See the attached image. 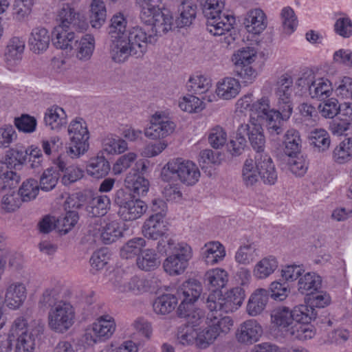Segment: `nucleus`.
Here are the masks:
<instances>
[{"instance_id": "1", "label": "nucleus", "mask_w": 352, "mask_h": 352, "mask_svg": "<svg viewBox=\"0 0 352 352\" xmlns=\"http://www.w3.org/2000/svg\"><path fill=\"white\" fill-rule=\"evenodd\" d=\"M124 37L111 47L110 56L116 63H122L130 56L142 57L153 38L144 28L140 26L131 28Z\"/></svg>"}, {"instance_id": "2", "label": "nucleus", "mask_w": 352, "mask_h": 352, "mask_svg": "<svg viewBox=\"0 0 352 352\" xmlns=\"http://www.w3.org/2000/svg\"><path fill=\"white\" fill-rule=\"evenodd\" d=\"M251 118L263 121L267 131L271 137H276L282 135L285 129V122L290 116L285 112L280 105H278V109H275L270 105V100L268 96H263L254 102L251 105Z\"/></svg>"}, {"instance_id": "3", "label": "nucleus", "mask_w": 352, "mask_h": 352, "mask_svg": "<svg viewBox=\"0 0 352 352\" xmlns=\"http://www.w3.org/2000/svg\"><path fill=\"white\" fill-rule=\"evenodd\" d=\"M157 250L168 257L164 260L163 267L170 275H179L184 272L192 257L191 248L184 243H176L171 239H162L158 242Z\"/></svg>"}, {"instance_id": "4", "label": "nucleus", "mask_w": 352, "mask_h": 352, "mask_svg": "<svg viewBox=\"0 0 352 352\" xmlns=\"http://www.w3.org/2000/svg\"><path fill=\"white\" fill-rule=\"evenodd\" d=\"M225 0H206L203 5V14L207 19L206 27L214 36H221L229 32L235 22L233 16L223 14Z\"/></svg>"}, {"instance_id": "5", "label": "nucleus", "mask_w": 352, "mask_h": 352, "mask_svg": "<svg viewBox=\"0 0 352 352\" xmlns=\"http://www.w3.org/2000/svg\"><path fill=\"white\" fill-rule=\"evenodd\" d=\"M161 179L164 182H181L192 186L200 177V171L195 163L181 158L169 161L162 169Z\"/></svg>"}, {"instance_id": "6", "label": "nucleus", "mask_w": 352, "mask_h": 352, "mask_svg": "<svg viewBox=\"0 0 352 352\" xmlns=\"http://www.w3.org/2000/svg\"><path fill=\"white\" fill-rule=\"evenodd\" d=\"M202 292L201 283L195 279L184 282L177 289V298L181 300L177 309L179 317L188 320L192 319V322H196L202 316L200 310H194V303L199 299Z\"/></svg>"}, {"instance_id": "7", "label": "nucleus", "mask_w": 352, "mask_h": 352, "mask_svg": "<svg viewBox=\"0 0 352 352\" xmlns=\"http://www.w3.org/2000/svg\"><path fill=\"white\" fill-rule=\"evenodd\" d=\"M245 296V290L240 287H234L222 296L221 291H215L208 294L206 300H201L206 304L208 310L223 311L224 313L232 312L236 310L242 304Z\"/></svg>"}, {"instance_id": "8", "label": "nucleus", "mask_w": 352, "mask_h": 352, "mask_svg": "<svg viewBox=\"0 0 352 352\" xmlns=\"http://www.w3.org/2000/svg\"><path fill=\"white\" fill-rule=\"evenodd\" d=\"M114 202L118 206V214L124 221L138 219L146 211V204L135 199L131 192L120 188L114 195Z\"/></svg>"}, {"instance_id": "9", "label": "nucleus", "mask_w": 352, "mask_h": 352, "mask_svg": "<svg viewBox=\"0 0 352 352\" xmlns=\"http://www.w3.org/2000/svg\"><path fill=\"white\" fill-rule=\"evenodd\" d=\"M74 317L72 305L69 302L60 300L49 311V327L56 332L64 333L73 325Z\"/></svg>"}, {"instance_id": "10", "label": "nucleus", "mask_w": 352, "mask_h": 352, "mask_svg": "<svg viewBox=\"0 0 352 352\" xmlns=\"http://www.w3.org/2000/svg\"><path fill=\"white\" fill-rule=\"evenodd\" d=\"M56 20L59 22L57 27L74 29L77 32H82L88 26L84 16L76 12L74 8L68 3L62 6L58 11Z\"/></svg>"}, {"instance_id": "11", "label": "nucleus", "mask_w": 352, "mask_h": 352, "mask_svg": "<svg viewBox=\"0 0 352 352\" xmlns=\"http://www.w3.org/2000/svg\"><path fill=\"white\" fill-rule=\"evenodd\" d=\"M275 94L278 98V105L282 106L290 116L293 111L292 96L294 91L293 79L288 74L281 75L277 80Z\"/></svg>"}, {"instance_id": "12", "label": "nucleus", "mask_w": 352, "mask_h": 352, "mask_svg": "<svg viewBox=\"0 0 352 352\" xmlns=\"http://www.w3.org/2000/svg\"><path fill=\"white\" fill-rule=\"evenodd\" d=\"M298 86H307L312 98L323 100L330 96L333 88L331 82L324 78H314V76L300 78L297 80Z\"/></svg>"}, {"instance_id": "13", "label": "nucleus", "mask_w": 352, "mask_h": 352, "mask_svg": "<svg viewBox=\"0 0 352 352\" xmlns=\"http://www.w3.org/2000/svg\"><path fill=\"white\" fill-rule=\"evenodd\" d=\"M238 135H243L248 140L253 148L258 152L264 153L265 136L261 124L255 123L250 120V123L241 124L238 128Z\"/></svg>"}, {"instance_id": "14", "label": "nucleus", "mask_w": 352, "mask_h": 352, "mask_svg": "<svg viewBox=\"0 0 352 352\" xmlns=\"http://www.w3.org/2000/svg\"><path fill=\"white\" fill-rule=\"evenodd\" d=\"M175 124L166 117L155 114L151 126L145 130V135L151 139L164 138L175 131Z\"/></svg>"}, {"instance_id": "15", "label": "nucleus", "mask_w": 352, "mask_h": 352, "mask_svg": "<svg viewBox=\"0 0 352 352\" xmlns=\"http://www.w3.org/2000/svg\"><path fill=\"white\" fill-rule=\"evenodd\" d=\"M254 158L261 179L265 184H274L277 181L278 174L271 157L265 153L258 152Z\"/></svg>"}, {"instance_id": "16", "label": "nucleus", "mask_w": 352, "mask_h": 352, "mask_svg": "<svg viewBox=\"0 0 352 352\" xmlns=\"http://www.w3.org/2000/svg\"><path fill=\"white\" fill-rule=\"evenodd\" d=\"M263 333L259 323L253 319L243 322L236 333L237 341L242 344H252L257 342Z\"/></svg>"}, {"instance_id": "17", "label": "nucleus", "mask_w": 352, "mask_h": 352, "mask_svg": "<svg viewBox=\"0 0 352 352\" xmlns=\"http://www.w3.org/2000/svg\"><path fill=\"white\" fill-rule=\"evenodd\" d=\"M148 283V282L146 279L138 276H133L129 279L126 274L122 276L118 272L113 282L114 285L119 291L122 292H131L136 294L146 292Z\"/></svg>"}, {"instance_id": "18", "label": "nucleus", "mask_w": 352, "mask_h": 352, "mask_svg": "<svg viewBox=\"0 0 352 352\" xmlns=\"http://www.w3.org/2000/svg\"><path fill=\"white\" fill-rule=\"evenodd\" d=\"M26 298L27 289L23 283L14 282L8 286L5 294V302L10 309H19Z\"/></svg>"}, {"instance_id": "19", "label": "nucleus", "mask_w": 352, "mask_h": 352, "mask_svg": "<svg viewBox=\"0 0 352 352\" xmlns=\"http://www.w3.org/2000/svg\"><path fill=\"white\" fill-rule=\"evenodd\" d=\"M165 217H149L144 223L142 233L147 239L157 240L164 236L167 231V226L164 221Z\"/></svg>"}, {"instance_id": "20", "label": "nucleus", "mask_w": 352, "mask_h": 352, "mask_svg": "<svg viewBox=\"0 0 352 352\" xmlns=\"http://www.w3.org/2000/svg\"><path fill=\"white\" fill-rule=\"evenodd\" d=\"M153 26L157 34L162 35L169 30L176 28L175 19L168 10H160V8L152 12Z\"/></svg>"}, {"instance_id": "21", "label": "nucleus", "mask_w": 352, "mask_h": 352, "mask_svg": "<svg viewBox=\"0 0 352 352\" xmlns=\"http://www.w3.org/2000/svg\"><path fill=\"white\" fill-rule=\"evenodd\" d=\"M74 29L55 27L52 32V43L56 48L72 50V47L77 38L74 34Z\"/></svg>"}, {"instance_id": "22", "label": "nucleus", "mask_w": 352, "mask_h": 352, "mask_svg": "<svg viewBox=\"0 0 352 352\" xmlns=\"http://www.w3.org/2000/svg\"><path fill=\"white\" fill-rule=\"evenodd\" d=\"M25 49V41L19 37L12 38L6 47L5 61L9 68L16 65L21 60Z\"/></svg>"}, {"instance_id": "23", "label": "nucleus", "mask_w": 352, "mask_h": 352, "mask_svg": "<svg viewBox=\"0 0 352 352\" xmlns=\"http://www.w3.org/2000/svg\"><path fill=\"white\" fill-rule=\"evenodd\" d=\"M271 322L274 326L286 334L294 322V315L289 307L279 306L272 311Z\"/></svg>"}, {"instance_id": "24", "label": "nucleus", "mask_w": 352, "mask_h": 352, "mask_svg": "<svg viewBox=\"0 0 352 352\" xmlns=\"http://www.w3.org/2000/svg\"><path fill=\"white\" fill-rule=\"evenodd\" d=\"M208 314L207 320H209L211 324H209L214 333H216L217 337L221 333H228L233 326V320L229 316H222L223 311H210Z\"/></svg>"}, {"instance_id": "25", "label": "nucleus", "mask_w": 352, "mask_h": 352, "mask_svg": "<svg viewBox=\"0 0 352 352\" xmlns=\"http://www.w3.org/2000/svg\"><path fill=\"white\" fill-rule=\"evenodd\" d=\"M50 41V37L47 30L38 27L32 30L28 43L31 51L35 54H41L47 50Z\"/></svg>"}, {"instance_id": "26", "label": "nucleus", "mask_w": 352, "mask_h": 352, "mask_svg": "<svg viewBox=\"0 0 352 352\" xmlns=\"http://www.w3.org/2000/svg\"><path fill=\"white\" fill-rule=\"evenodd\" d=\"M54 164L58 171L64 173L61 182L65 186H68L82 177V171L79 168L75 166H67L63 155H60L54 160Z\"/></svg>"}, {"instance_id": "27", "label": "nucleus", "mask_w": 352, "mask_h": 352, "mask_svg": "<svg viewBox=\"0 0 352 352\" xmlns=\"http://www.w3.org/2000/svg\"><path fill=\"white\" fill-rule=\"evenodd\" d=\"M197 6L188 0L182 1L177 9L175 25L177 28L189 26L196 17Z\"/></svg>"}, {"instance_id": "28", "label": "nucleus", "mask_w": 352, "mask_h": 352, "mask_svg": "<svg viewBox=\"0 0 352 352\" xmlns=\"http://www.w3.org/2000/svg\"><path fill=\"white\" fill-rule=\"evenodd\" d=\"M269 298L268 291L265 289H257L249 298L247 311L249 315L256 316L265 309Z\"/></svg>"}, {"instance_id": "29", "label": "nucleus", "mask_w": 352, "mask_h": 352, "mask_svg": "<svg viewBox=\"0 0 352 352\" xmlns=\"http://www.w3.org/2000/svg\"><path fill=\"white\" fill-rule=\"evenodd\" d=\"M111 317L109 316L100 317L97 322L93 324L91 331L93 335L90 333L91 337H96L93 338L94 342H97L98 339L109 338L115 330L114 321L111 320Z\"/></svg>"}, {"instance_id": "30", "label": "nucleus", "mask_w": 352, "mask_h": 352, "mask_svg": "<svg viewBox=\"0 0 352 352\" xmlns=\"http://www.w3.org/2000/svg\"><path fill=\"white\" fill-rule=\"evenodd\" d=\"M244 24L249 32L258 34L267 27L265 14L261 9L250 10L245 19Z\"/></svg>"}, {"instance_id": "31", "label": "nucleus", "mask_w": 352, "mask_h": 352, "mask_svg": "<svg viewBox=\"0 0 352 352\" xmlns=\"http://www.w3.org/2000/svg\"><path fill=\"white\" fill-rule=\"evenodd\" d=\"M321 277L315 272H307L300 276L298 280V291L307 296L312 294L320 289Z\"/></svg>"}, {"instance_id": "32", "label": "nucleus", "mask_w": 352, "mask_h": 352, "mask_svg": "<svg viewBox=\"0 0 352 352\" xmlns=\"http://www.w3.org/2000/svg\"><path fill=\"white\" fill-rule=\"evenodd\" d=\"M45 125L52 130H59L67 123V115L63 108L52 106L48 108L44 116Z\"/></svg>"}, {"instance_id": "33", "label": "nucleus", "mask_w": 352, "mask_h": 352, "mask_svg": "<svg viewBox=\"0 0 352 352\" xmlns=\"http://www.w3.org/2000/svg\"><path fill=\"white\" fill-rule=\"evenodd\" d=\"M203 258L208 265H214L222 261L226 256L223 245L219 241H211L202 248Z\"/></svg>"}, {"instance_id": "34", "label": "nucleus", "mask_w": 352, "mask_h": 352, "mask_svg": "<svg viewBox=\"0 0 352 352\" xmlns=\"http://www.w3.org/2000/svg\"><path fill=\"white\" fill-rule=\"evenodd\" d=\"M94 47V37L91 34H86L80 40L76 39L72 50L76 51V56L79 60H87L91 57Z\"/></svg>"}, {"instance_id": "35", "label": "nucleus", "mask_w": 352, "mask_h": 352, "mask_svg": "<svg viewBox=\"0 0 352 352\" xmlns=\"http://www.w3.org/2000/svg\"><path fill=\"white\" fill-rule=\"evenodd\" d=\"M86 170L89 175L97 179L102 178L109 173L110 164L104 156L97 155L89 160Z\"/></svg>"}, {"instance_id": "36", "label": "nucleus", "mask_w": 352, "mask_h": 352, "mask_svg": "<svg viewBox=\"0 0 352 352\" xmlns=\"http://www.w3.org/2000/svg\"><path fill=\"white\" fill-rule=\"evenodd\" d=\"M124 184L127 188L139 196H144L148 190V181L135 170L127 174Z\"/></svg>"}, {"instance_id": "37", "label": "nucleus", "mask_w": 352, "mask_h": 352, "mask_svg": "<svg viewBox=\"0 0 352 352\" xmlns=\"http://www.w3.org/2000/svg\"><path fill=\"white\" fill-rule=\"evenodd\" d=\"M126 21L124 18L123 15H115L111 20V24L109 27V34L111 39V43L109 45V50L111 47L120 41L121 39L125 38L126 34Z\"/></svg>"}, {"instance_id": "38", "label": "nucleus", "mask_w": 352, "mask_h": 352, "mask_svg": "<svg viewBox=\"0 0 352 352\" xmlns=\"http://www.w3.org/2000/svg\"><path fill=\"white\" fill-rule=\"evenodd\" d=\"M136 264L140 270L149 272L157 269L160 266V260L155 250L146 249L138 256Z\"/></svg>"}, {"instance_id": "39", "label": "nucleus", "mask_w": 352, "mask_h": 352, "mask_svg": "<svg viewBox=\"0 0 352 352\" xmlns=\"http://www.w3.org/2000/svg\"><path fill=\"white\" fill-rule=\"evenodd\" d=\"M206 283L212 289V292L220 291L228 280L226 271L220 268H216L208 271L204 276Z\"/></svg>"}, {"instance_id": "40", "label": "nucleus", "mask_w": 352, "mask_h": 352, "mask_svg": "<svg viewBox=\"0 0 352 352\" xmlns=\"http://www.w3.org/2000/svg\"><path fill=\"white\" fill-rule=\"evenodd\" d=\"M69 138L70 144L67 153L72 155V157H78L87 151L89 138L88 131L87 133L69 134Z\"/></svg>"}, {"instance_id": "41", "label": "nucleus", "mask_w": 352, "mask_h": 352, "mask_svg": "<svg viewBox=\"0 0 352 352\" xmlns=\"http://www.w3.org/2000/svg\"><path fill=\"white\" fill-rule=\"evenodd\" d=\"M240 91V84L233 78H226L219 82L216 89L219 97L224 100H230L236 97Z\"/></svg>"}, {"instance_id": "42", "label": "nucleus", "mask_w": 352, "mask_h": 352, "mask_svg": "<svg viewBox=\"0 0 352 352\" xmlns=\"http://www.w3.org/2000/svg\"><path fill=\"white\" fill-rule=\"evenodd\" d=\"M301 139L300 133L294 129L287 131L284 135V152L288 157L299 154L301 148Z\"/></svg>"}, {"instance_id": "43", "label": "nucleus", "mask_w": 352, "mask_h": 352, "mask_svg": "<svg viewBox=\"0 0 352 352\" xmlns=\"http://www.w3.org/2000/svg\"><path fill=\"white\" fill-rule=\"evenodd\" d=\"M110 199L107 195H98L93 197L87 206L90 217L104 216L110 208Z\"/></svg>"}, {"instance_id": "44", "label": "nucleus", "mask_w": 352, "mask_h": 352, "mask_svg": "<svg viewBox=\"0 0 352 352\" xmlns=\"http://www.w3.org/2000/svg\"><path fill=\"white\" fill-rule=\"evenodd\" d=\"M285 335L292 339L306 340L312 338L315 335V331L311 324L294 321Z\"/></svg>"}, {"instance_id": "45", "label": "nucleus", "mask_w": 352, "mask_h": 352, "mask_svg": "<svg viewBox=\"0 0 352 352\" xmlns=\"http://www.w3.org/2000/svg\"><path fill=\"white\" fill-rule=\"evenodd\" d=\"M37 331L36 329H26L22 331L16 340L15 352H33Z\"/></svg>"}, {"instance_id": "46", "label": "nucleus", "mask_w": 352, "mask_h": 352, "mask_svg": "<svg viewBox=\"0 0 352 352\" xmlns=\"http://www.w3.org/2000/svg\"><path fill=\"white\" fill-rule=\"evenodd\" d=\"M122 236L120 223L117 221H111L105 223L100 230V238L104 243L111 244Z\"/></svg>"}, {"instance_id": "47", "label": "nucleus", "mask_w": 352, "mask_h": 352, "mask_svg": "<svg viewBox=\"0 0 352 352\" xmlns=\"http://www.w3.org/2000/svg\"><path fill=\"white\" fill-rule=\"evenodd\" d=\"M277 267L278 262L275 257L270 256L263 258L255 265L254 275L260 279L265 278L272 274Z\"/></svg>"}, {"instance_id": "48", "label": "nucleus", "mask_w": 352, "mask_h": 352, "mask_svg": "<svg viewBox=\"0 0 352 352\" xmlns=\"http://www.w3.org/2000/svg\"><path fill=\"white\" fill-rule=\"evenodd\" d=\"M177 304V297L171 294H164L155 299L153 304L157 314L165 315L171 312Z\"/></svg>"}, {"instance_id": "49", "label": "nucleus", "mask_w": 352, "mask_h": 352, "mask_svg": "<svg viewBox=\"0 0 352 352\" xmlns=\"http://www.w3.org/2000/svg\"><path fill=\"white\" fill-rule=\"evenodd\" d=\"M257 250L254 243L241 245L235 254V261L239 264L248 265L258 256Z\"/></svg>"}, {"instance_id": "50", "label": "nucleus", "mask_w": 352, "mask_h": 352, "mask_svg": "<svg viewBox=\"0 0 352 352\" xmlns=\"http://www.w3.org/2000/svg\"><path fill=\"white\" fill-rule=\"evenodd\" d=\"M107 12L104 3L100 0H93L91 4L90 23L93 28H100L104 23Z\"/></svg>"}, {"instance_id": "51", "label": "nucleus", "mask_w": 352, "mask_h": 352, "mask_svg": "<svg viewBox=\"0 0 352 352\" xmlns=\"http://www.w3.org/2000/svg\"><path fill=\"white\" fill-rule=\"evenodd\" d=\"M256 160L247 159L243 164L242 170V177L243 182L247 186H252L255 184L260 178L258 166L256 165Z\"/></svg>"}, {"instance_id": "52", "label": "nucleus", "mask_w": 352, "mask_h": 352, "mask_svg": "<svg viewBox=\"0 0 352 352\" xmlns=\"http://www.w3.org/2000/svg\"><path fill=\"white\" fill-rule=\"evenodd\" d=\"M292 312L294 315V321L307 324L315 320L318 314L315 308L311 307L308 303L295 307Z\"/></svg>"}, {"instance_id": "53", "label": "nucleus", "mask_w": 352, "mask_h": 352, "mask_svg": "<svg viewBox=\"0 0 352 352\" xmlns=\"http://www.w3.org/2000/svg\"><path fill=\"white\" fill-rule=\"evenodd\" d=\"M145 245L146 241L143 238H133L123 245L120 250V255L126 259L131 258L140 254L142 248Z\"/></svg>"}, {"instance_id": "54", "label": "nucleus", "mask_w": 352, "mask_h": 352, "mask_svg": "<svg viewBox=\"0 0 352 352\" xmlns=\"http://www.w3.org/2000/svg\"><path fill=\"white\" fill-rule=\"evenodd\" d=\"M333 159L339 164H344L352 157V138H345L333 151Z\"/></svg>"}, {"instance_id": "55", "label": "nucleus", "mask_w": 352, "mask_h": 352, "mask_svg": "<svg viewBox=\"0 0 352 352\" xmlns=\"http://www.w3.org/2000/svg\"><path fill=\"white\" fill-rule=\"evenodd\" d=\"M256 51L252 47H242L237 50L232 56V61L236 67L250 65L255 60Z\"/></svg>"}, {"instance_id": "56", "label": "nucleus", "mask_w": 352, "mask_h": 352, "mask_svg": "<svg viewBox=\"0 0 352 352\" xmlns=\"http://www.w3.org/2000/svg\"><path fill=\"white\" fill-rule=\"evenodd\" d=\"M188 91L195 94L206 93L211 87L210 80L201 76H194L190 78L186 85Z\"/></svg>"}, {"instance_id": "57", "label": "nucleus", "mask_w": 352, "mask_h": 352, "mask_svg": "<svg viewBox=\"0 0 352 352\" xmlns=\"http://www.w3.org/2000/svg\"><path fill=\"white\" fill-rule=\"evenodd\" d=\"M103 150L108 154L121 153L127 148V143L118 136L109 135L103 140Z\"/></svg>"}, {"instance_id": "58", "label": "nucleus", "mask_w": 352, "mask_h": 352, "mask_svg": "<svg viewBox=\"0 0 352 352\" xmlns=\"http://www.w3.org/2000/svg\"><path fill=\"white\" fill-rule=\"evenodd\" d=\"M28 155V151L18 149L17 148H10L6 152L3 163L8 167L16 168V166H21L25 162Z\"/></svg>"}, {"instance_id": "59", "label": "nucleus", "mask_w": 352, "mask_h": 352, "mask_svg": "<svg viewBox=\"0 0 352 352\" xmlns=\"http://www.w3.org/2000/svg\"><path fill=\"white\" fill-rule=\"evenodd\" d=\"M61 288L59 286H52L45 289L41 296L38 305L41 307H55L60 301Z\"/></svg>"}, {"instance_id": "60", "label": "nucleus", "mask_w": 352, "mask_h": 352, "mask_svg": "<svg viewBox=\"0 0 352 352\" xmlns=\"http://www.w3.org/2000/svg\"><path fill=\"white\" fill-rule=\"evenodd\" d=\"M59 173L54 167L47 168L40 178V188L42 190L50 191L57 184Z\"/></svg>"}, {"instance_id": "61", "label": "nucleus", "mask_w": 352, "mask_h": 352, "mask_svg": "<svg viewBox=\"0 0 352 352\" xmlns=\"http://www.w3.org/2000/svg\"><path fill=\"white\" fill-rule=\"evenodd\" d=\"M39 190L36 180L29 179L24 182L19 190V195L23 201H29L36 198Z\"/></svg>"}, {"instance_id": "62", "label": "nucleus", "mask_w": 352, "mask_h": 352, "mask_svg": "<svg viewBox=\"0 0 352 352\" xmlns=\"http://www.w3.org/2000/svg\"><path fill=\"white\" fill-rule=\"evenodd\" d=\"M208 142L215 149L223 147L227 141V133L220 126H215L208 133Z\"/></svg>"}, {"instance_id": "63", "label": "nucleus", "mask_w": 352, "mask_h": 352, "mask_svg": "<svg viewBox=\"0 0 352 352\" xmlns=\"http://www.w3.org/2000/svg\"><path fill=\"white\" fill-rule=\"evenodd\" d=\"M311 144L318 148L320 151L327 150L330 146L331 140L329 133L324 129H316L311 132Z\"/></svg>"}, {"instance_id": "64", "label": "nucleus", "mask_w": 352, "mask_h": 352, "mask_svg": "<svg viewBox=\"0 0 352 352\" xmlns=\"http://www.w3.org/2000/svg\"><path fill=\"white\" fill-rule=\"evenodd\" d=\"M180 109L188 113H198L204 109L202 100L192 95L184 96L179 103Z\"/></svg>"}]
</instances>
